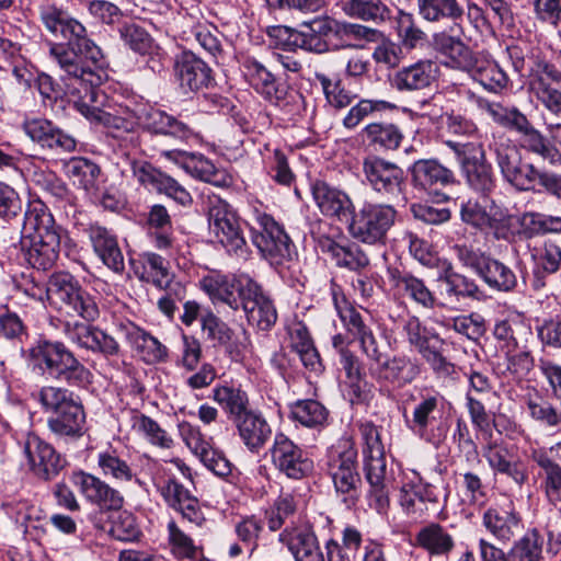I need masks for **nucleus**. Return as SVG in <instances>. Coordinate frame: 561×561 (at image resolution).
I'll return each instance as SVG.
<instances>
[{
    "label": "nucleus",
    "mask_w": 561,
    "mask_h": 561,
    "mask_svg": "<svg viewBox=\"0 0 561 561\" xmlns=\"http://www.w3.org/2000/svg\"><path fill=\"white\" fill-rule=\"evenodd\" d=\"M49 56L58 65L60 78L79 101L99 103L106 95L99 87L107 79L106 62L101 48L87 36L68 41L67 44H53Z\"/></svg>",
    "instance_id": "1"
},
{
    "label": "nucleus",
    "mask_w": 561,
    "mask_h": 561,
    "mask_svg": "<svg viewBox=\"0 0 561 561\" xmlns=\"http://www.w3.org/2000/svg\"><path fill=\"white\" fill-rule=\"evenodd\" d=\"M169 542L173 554L180 559L194 560L202 556V549L186 535L174 520L168 523Z\"/></svg>",
    "instance_id": "57"
},
{
    "label": "nucleus",
    "mask_w": 561,
    "mask_h": 561,
    "mask_svg": "<svg viewBox=\"0 0 561 561\" xmlns=\"http://www.w3.org/2000/svg\"><path fill=\"white\" fill-rule=\"evenodd\" d=\"M398 211L391 204L364 203L355 207L347 218V231L355 240L366 244H383L394 225Z\"/></svg>",
    "instance_id": "8"
},
{
    "label": "nucleus",
    "mask_w": 561,
    "mask_h": 561,
    "mask_svg": "<svg viewBox=\"0 0 561 561\" xmlns=\"http://www.w3.org/2000/svg\"><path fill=\"white\" fill-rule=\"evenodd\" d=\"M234 426L251 453H259L272 437V427L261 412L252 410L240 419Z\"/></svg>",
    "instance_id": "34"
},
{
    "label": "nucleus",
    "mask_w": 561,
    "mask_h": 561,
    "mask_svg": "<svg viewBox=\"0 0 561 561\" xmlns=\"http://www.w3.org/2000/svg\"><path fill=\"white\" fill-rule=\"evenodd\" d=\"M325 471L331 478L336 493L346 495V502L354 503L362 484L358 472L357 450L348 442L332 446L327 455Z\"/></svg>",
    "instance_id": "12"
},
{
    "label": "nucleus",
    "mask_w": 561,
    "mask_h": 561,
    "mask_svg": "<svg viewBox=\"0 0 561 561\" xmlns=\"http://www.w3.org/2000/svg\"><path fill=\"white\" fill-rule=\"evenodd\" d=\"M39 20L45 30L56 37L67 41L87 36L85 26L55 2L44 3L38 9Z\"/></svg>",
    "instance_id": "22"
},
{
    "label": "nucleus",
    "mask_w": 561,
    "mask_h": 561,
    "mask_svg": "<svg viewBox=\"0 0 561 561\" xmlns=\"http://www.w3.org/2000/svg\"><path fill=\"white\" fill-rule=\"evenodd\" d=\"M440 404L442 398L438 394L422 396L413 409L412 419H407L409 427L423 435L427 427L437 420Z\"/></svg>",
    "instance_id": "45"
},
{
    "label": "nucleus",
    "mask_w": 561,
    "mask_h": 561,
    "mask_svg": "<svg viewBox=\"0 0 561 561\" xmlns=\"http://www.w3.org/2000/svg\"><path fill=\"white\" fill-rule=\"evenodd\" d=\"M344 11L352 18L375 23L382 22L390 15L385 0H345Z\"/></svg>",
    "instance_id": "48"
},
{
    "label": "nucleus",
    "mask_w": 561,
    "mask_h": 561,
    "mask_svg": "<svg viewBox=\"0 0 561 561\" xmlns=\"http://www.w3.org/2000/svg\"><path fill=\"white\" fill-rule=\"evenodd\" d=\"M30 172L31 180L36 186L49 193L58 201H71L72 195L66 183L59 179L55 172L48 170L47 168L38 167L33 168L30 170Z\"/></svg>",
    "instance_id": "52"
},
{
    "label": "nucleus",
    "mask_w": 561,
    "mask_h": 561,
    "mask_svg": "<svg viewBox=\"0 0 561 561\" xmlns=\"http://www.w3.org/2000/svg\"><path fill=\"white\" fill-rule=\"evenodd\" d=\"M435 75L436 66L433 61H419L399 70L392 79V85L401 92L422 90L431 85Z\"/></svg>",
    "instance_id": "37"
},
{
    "label": "nucleus",
    "mask_w": 561,
    "mask_h": 561,
    "mask_svg": "<svg viewBox=\"0 0 561 561\" xmlns=\"http://www.w3.org/2000/svg\"><path fill=\"white\" fill-rule=\"evenodd\" d=\"M60 230L44 205H33L25 211L21 250L30 266L43 272L55 266L60 252Z\"/></svg>",
    "instance_id": "2"
},
{
    "label": "nucleus",
    "mask_w": 561,
    "mask_h": 561,
    "mask_svg": "<svg viewBox=\"0 0 561 561\" xmlns=\"http://www.w3.org/2000/svg\"><path fill=\"white\" fill-rule=\"evenodd\" d=\"M369 145L383 150L397 149L402 139V130L392 123H371L362 131Z\"/></svg>",
    "instance_id": "44"
},
{
    "label": "nucleus",
    "mask_w": 561,
    "mask_h": 561,
    "mask_svg": "<svg viewBox=\"0 0 561 561\" xmlns=\"http://www.w3.org/2000/svg\"><path fill=\"white\" fill-rule=\"evenodd\" d=\"M140 270L135 268V274L145 283L152 284L157 288L170 286L173 274L167 259L154 252H145L139 257Z\"/></svg>",
    "instance_id": "38"
},
{
    "label": "nucleus",
    "mask_w": 561,
    "mask_h": 561,
    "mask_svg": "<svg viewBox=\"0 0 561 561\" xmlns=\"http://www.w3.org/2000/svg\"><path fill=\"white\" fill-rule=\"evenodd\" d=\"M493 468L497 472L512 479L514 483L519 484L524 480V473L517 454V447L514 444L499 446L493 455Z\"/></svg>",
    "instance_id": "51"
},
{
    "label": "nucleus",
    "mask_w": 561,
    "mask_h": 561,
    "mask_svg": "<svg viewBox=\"0 0 561 561\" xmlns=\"http://www.w3.org/2000/svg\"><path fill=\"white\" fill-rule=\"evenodd\" d=\"M23 451L30 470L39 479L50 480L64 467V462L54 447L34 433L26 435L23 443Z\"/></svg>",
    "instance_id": "19"
},
{
    "label": "nucleus",
    "mask_w": 561,
    "mask_h": 561,
    "mask_svg": "<svg viewBox=\"0 0 561 561\" xmlns=\"http://www.w3.org/2000/svg\"><path fill=\"white\" fill-rule=\"evenodd\" d=\"M388 275L392 287L398 291V294L408 296L424 308H434L438 305L437 300L422 279L397 268H389Z\"/></svg>",
    "instance_id": "36"
},
{
    "label": "nucleus",
    "mask_w": 561,
    "mask_h": 561,
    "mask_svg": "<svg viewBox=\"0 0 561 561\" xmlns=\"http://www.w3.org/2000/svg\"><path fill=\"white\" fill-rule=\"evenodd\" d=\"M24 131L42 149L54 153L72 152L77 142L75 138L60 129L53 122L34 118L24 123Z\"/></svg>",
    "instance_id": "21"
},
{
    "label": "nucleus",
    "mask_w": 561,
    "mask_h": 561,
    "mask_svg": "<svg viewBox=\"0 0 561 561\" xmlns=\"http://www.w3.org/2000/svg\"><path fill=\"white\" fill-rule=\"evenodd\" d=\"M290 415L306 427L318 428L328 423L329 411L321 402L306 399L290 405Z\"/></svg>",
    "instance_id": "46"
},
{
    "label": "nucleus",
    "mask_w": 561,
    "mask_h": 561,
    "mask_svg": "<svg viewBox=\"0 0 561 561\" xmlns=\"http://www.w3.org/2000/svg\"><path fill=\"white\" fill-rule=\"evenodd\" d=\"M245 279L253 278L247 274L237 276L213 272L199 280V286L214 304H225L238 310L242 298L241 283Z\"/></svg>",
    "instance_id": "20"
},
{
    "label": "nucleus",
    "mask_w": 561,
    "mask_h": 561,
    "mask_svg": "<svg viewBox=\"0 0 561 561\" xmlns=\"http://www.w3.org/2000/svg\"><path fill=\"white\" fill-rule=\"evenodd\" d=\"M134 178L145 187L156 190L174 199L182 206L191 205L193 198L188 191L175 179L156 169L147 161H133Z\"/></svg>",
    "instance_id": "18"
},
{
    "label": "nucleus",
    "mask_w": 561,
    "mask_h": 561,
    "mask_svg": "<svg viewBox=\"0 0 561 561\" xmlns=\"http://www.w3.org/2000/svg\"><path fill=\"white\" fill-rule=\"evenodd\" d=\"M64 333L79 347L100 353L105 357L117 356L121 352L119 343L112 335L89 323L66 322Z\"/></svg>",
    "instance_id": "17"
},
{
    "label": "nucleus",
    "mask_w": 561,
    "mask_h": 561,
    "mask_svg": "<svg viewBox=\"0 0 561 561\" xmlns=\"http://www.w3.org/2000/svg\"><path fill=\"white\" fill-rule=\"evenodd\" d=\"M98 465L105 477H111L116 481L129 482L134 478L130 466L119 458L115 451L100 453Z\"/></svg>",
    "instance_id": "59"
},
{
    "label": "nucleus",
    "mask_w": 561,
    "mask_h": 561,
    "mask_svg": "<svg viewBox=\"0 0 561 561\" xmlns=\"http://www.w3.org/2000/svg\"><path fill=\"white\" fill-rule=\"evenodd\" d=\"M213 399L221 407L233 424L252 411L247 392L239 388L216 387L213 390Z\"/></svg>",
    "instance_id": "39"
},
{
    "label": "nucleus",
    "mask_w": 561,
    "mask_h": 561,
    "mask_svg": "<svg viewBox=\"0 0 561 561\" xmlns=\"http://www.w3.org/2000/svg\"><path fill=\"white\" fill-rule=\"evenodd\" d=\"M417 542L431 554L437 556L449 553L455 546L451 535L438 524H432L421 529L417 534Z\"/></svg>",
    "instance_id": "50"
},
{
    "label": "nucleus",
    "mask_w": 561,
    "mask_h": 561,
    "mask_svg": "<svg viewBox=\"0 0 561 561\" xmlns=\"http://www.w3.org/2000/svg\"><path fill=\"white\" fill-rule=\"evenodd\" d=\"M446 145L456 153L469 185L482 194V202L470 199L461 206V219L477 229L488 230L491 228V215L488 211L491 168L486 163L485 150L479 142L448 140Z\"/></svg>",
    "instance_id": "3"
},
{
    "label": "nucleus",
    "mask_w": 561,
    "mask_h": 561,
    "mask_svg": "<svg viewBox=\"0 0 561 561\" xmlns=\"http://www.w3.org/2000/svg\"><path fill=\"white\" fill-rule=\"evenodd\" d=\"M66 173L75 185L90 192L95 187L101 173L98 164L85 158H72L66 164Z\"/></svg>",
    "instance_id": "49"
},
{
    "label": "nucleus",
    "mask_w": 561,
    "mask_h": 561,
    "mask_svg": "<svg viewBox=\"0 0 561 561\" xmlns=\"http://www.w3.org/2000/svg\"><path fill=\"white\" fill-rule=\"evenodd\" d=\"M244 68L247 78L259 93L268 100L276 96V82L271 71L254 59H248L244 64Z\"/></svg>",
    "instance_id": "54"
},
{
    "label": "nucleus",
    "mask_w": 561,
    "mask_h": 561,
    "mask_svg": "<svg viewBox=\"0 0 561 561\" xmlns=\"http://www.w3.org/2000/svg\"><path fill=\"white\" fill-rule=\"evenodd\" d=\"M341 60L344 65L345 79L362 81L369 77L371 65L367 54L359 50L347 51L343 54Z\"/></svg>",
    "instance_id": "62"
},
{
    "label": "nucleus",
    "mask_w": 561,
    "mask_h": 561,
    "mask_svg": "<svg viewBox=\"0 0 561 561\" xmlns=\"http://www.w3.org/2000/svg\"><path fill=\"white\" fill-rule=\"evenodd\" d=\"M163 154L168 159L183 156V169L195 179L219 187L228 186L231 183V178L224 170L216 168L209 159L202 154H186L176 150L164 151Z\"/></svg>",
    "instance_id": "32"
},
{
    "label": "nucleus",
    "mask_w": 561,
    "mask_h": 561,
    "mask_svg": "<svg viewBox=\"0 0 561 561\" xmlns=\"http://www.w3.org/2000/svg\"><path fill=\"white\" fill-rule=\"evenodd\" d=\"M561 71L546 60H540L531 70L528 92L545 110L561 117Z\"/></svg>",
    "instance_id": "14"
},
{
    "label": "nucleus",
    "mask_w": 561,
    "mask_h": 561,
    "mask_svg": "<svg viewBox=\"0 0 561 561\" xmlns=\"http://www.w3.org/2000/svg\"><path fill=\"white\" fill-rule=\"evenodd\" d=\"M174 71L181 87L188 91H198L210 82V68L192 51H183L176 58Z\"/></svg>",
    "instance_id": "33"
},
{
    "label": "nucleus",
    "mask_w": 561,
    "mask_h": 561,
    "mask_svg": "<svg viewBox=\"0 0 561 561\" xmlns=\"http://www.w3.org/2000/svg\"><path fill=\"white\" fill-rule=\"evenodd\" d=\"M134 428L141 433L152 445L161 448H171L173 439L151 417L140 414L135 417Z\"/></svg>",
    "instance_id": "63"
},
{
    "label": "nucleus",
    "mask_w": 561,
    "mask_h": 561,
    "mask_svg": "<svg viewBox=\"0 0 561 561\" xmlns=\"http://www.w3.org/2000/svg\"><path fill=\"white\" fill-rule=\"evenodd\" d=\"M433 47L440 62L451 69L469 71L472 79L484 90L491 91V69L489 61H473L470 48L458 35L446 31L433 35Z\"/></svg>",
    "instance_id": "9"
},
{
    "label": "nucleus",
    "mask_w": 561,
    "mask_h": 561,
    "mask_svg": "<svg viewBox=\"0 0 561 561\" xmlns=\"http://www.w3.org/2000/svg\"><path fill=\"white\" fill-rule=\"evenodd\" d=\"M363 173L367 184L388 202H404L405 175L402 168L378 156L363 160Z\"/></svg>",
    "instance_id": "13"
},
{
    "label": "nucleus",
    "mask_w": 561,
    "mask_h": 561,
    "mask_svg": "<svg viewBox=\"0 0 561 561\" xmlns=\"http://www.w3.org/2000/svg\"><path fill=\"white\" fill-rule=\"evenodd\" d=\"M517 133L523 134V145L529 151L540 156L543 160H547L551 164H556L561 161V153L559 150L551 146L543 138V136L531 126L528 121L527 127L519 128Z\"/></svg>",
    "instance_id": "53"
},
{
    "label": "nucleus",
    "mask_w": 561,
    "mask_h": 561,
    "mask_svg": "<svg viewBox=\"0 0 561 561\" xmlns=\"http://www.w3.org/2000/svg\"><path fill=\"white\" fill-rule=\"evenodd\" d=\"M339 23L332 18L320 16L304 22L299 30L300 49L323 54L329 51L328 38L339 34Z\"/></svg>",
    "instance_id": "28"
},
{
    "label": "nucleus",
    "mask_w": 561,
    "mask_h": 561,
    "mask_svg": "<svg viewBox=\"0 0 561 561\" xmlns=\"http://www.w3.org/2000/svg\"><path fill=\"white\" fill-rule=\"evenodd\" d=\"M311 193L316 205L327 217L343 220L347 219L353 211L354 204L351 197L324 181L313 182Z\"/></svg>",
    "instance_id": "24"
},
{
    "label": "nucleus",
    "mask_w": 561,
    "mask_h": 561,
    "mask_svg": "<svg viewBox=\"0 0 561 561\" xmlns=\"http://www.w3.org/2000/svg\"><path fill=\"white\" fill-rule=\"evenodd\" d=\"M108 533L119 541H134L141 535L136 517L127 511H119L113 515Z\"/></svg>",
    "instance_id": "58"
},
{
    "label": "nucleus",
    "mask_w": 561,
    "mask_h": 561,
    "mask_svg": "<svg viewBox=\"0 0 561 561\" xmlns=\"http://www.w3.org/2000/svg\"><path fill=\"white\" fill-rule=\"evenodd\" d=\"M72 480L84 497L91 503L107 510L117 511L123 506L124 496L121 492L100 478L90 473L78 472L73 474Z\"/></svg>",
    "instance_id": "27"
},
{
    "label": "nucleus",
    "mask_w": 561,
    "mask_h": 561,
    "mask_svg": "<svg viewBox=\"0 0 561 561\" xmlns=\"http://www.w3.org/2000/svg\"><path fill=\"white\" fill-rule=\"evenodd\" d=\"M160 493L165 503L179 512L183 518L195 525H201L204 522L198 499L176 480L167 481L160 488Z\"/></svg>",
    "instance_id": "30"
},
{
    "label": "nucleus",
    "mask_w": 561,
    "mask_h": 561,
    "mask_svg": "<svg viewBox=\"0 0 561 561\" xmlns=\"http://www.w3.org/2000/svg\"><path fill=\"white\" fill-rule=\"evenodd\" d=\"M119 38L126 47L133 51L145 55L152 46V38L149 33L134 22H125L118 27Z\"/></svg>",
    "instance_id": "56"
},
{
    "label": "nucleus",
    "mask_w": 561,
    "mask_h": 561,
    "mask_svg": "<svg viewBox=\"0 0 561 561\" xmlns=\"http://www.w3.org/2000/svg\"><path fill=\"white\" fill-rule=\"evenodd\" d=\"M242 298L240 308L250 325L261 331H270L277 321V310L273 299L255 279L241 283Z\"/></svg>",
    "instance_id": "15"
},
{
    "label": "nucleus",
    "mask_w": 561,
    "mask_h": 561,
    "mask_svg": "<svg viewBox=\"0 0 561 561\" xmlns=\"http://www.w3.org/2000/svg\"><path fill=\"white\" fill-rule=\"evenodd\" d=\"M105 99H99V103L82 100L75 103L78 112L91 124L102 126L106 135L117 141L123 150L135 149L139 146V119L136 113L128 106L104 105Z\"/></svg>",
    "instance_id": "6"
},
{
    "label": "nucleus",
    "mask_w": 561,
    "mask_h": 561,
    "mask_svg": "<svg viewBox=\"0 0 561 561\" xmlns=\"http://www.w3.org/2000/svg\"><path fill=\"white\" fill-rule=\"evenodd\" d=\"M264 519L249 515L243 516L234 524V534L239 542H233L229 546L228 556L230 558H238L243 553V548L249 551V558H253L257 547L261 535L264 531Z\"/></svg>",
    "instance_id": "35"
},
{
    "label": "nucleus",
    "mask_w": 561,
    "mask_h": 561,
    "mask_svg": "<svg viewBox=\"0 0 561 561\" xmlns=\"http://www.w3.org/2000/svg\"><path fill=\"white\" fill-rule=\"evenodd\" d=\"M139 126L152 135L171 136L181 140L196 138L197 134L185 123L165 111L150 107L138 116Z\"/></svg>",
    "instance_id": "25"
},
{
    "label": "nucleus",
    "mask_w": 561,
    "mask_h": 561,
    "mask_svg": "<svg viewBox=\"0 0 561 561\" xmlns=\"http://www.w3.org/2000/svg\"><path fill=\"white\" fill-rule=\"evenodd\" d=\"M85 231L94 252L102 262L115 273L123 272L125 268L124 256L116 236L98 222L90 224Z\"/></svg>",
    "instance_id": "29"
},
{
    "label": "nucleus",
    "mask_w": 561,
    "mask_h": 561,
    "mask_svg": "<svg viewBox=\"0 0 561 561\" xmlns=\"http://www.w3.org/2000/svg\"><path fill=\"white\" fill-rule=\"evenodd\" d=\"M412 183L430 194L455 182L454 173L433 159L417 160L411 167Z\"/></svg>",
    "instance_id": "31"
},
{
    "label": "nucleus",
    "mask_w": 561,
    "mask_h": 561,
    "mask_svg": "<svg viewBox=\"0 0 561 561\" xmlns=\"http://www.w3.org/2000/svg\"><path fill=\"white\" fill-rule=\"evenodd\" d=\"M339 313L346 330L359 341L362 352L373 362L370 366L381 365L388 356L380 351L371 329L366 324L360 312L350 306L339 308Z\"/></svg>",
    "instance_id": "23"
},
{
    "label": "nucleus",
    "mask_w": 561,
    "mask_h": 561,
    "mask_svg": "<svg viewBox=\"0 0 561 561\" xmlns=\"http://www.w3.org/2000/svg\"><path fill=\"white\" fill-rule=\"evenodd\" d=\"M278 541L289 550L294 558L319 543L313 528L308 524L285 527L278 535Z\"/></svg>",
    "instance_id": "42"
},
{
    "label": "nucleus",
    "mask_w": 561,
    "mask_h": 561,
    "mask_svg": "<svg viewBox=\"0 0 561 561\" xmlns=\"http://www.w3.org/2000/svg\"><path fill=\"white\" fill-rule=\"evenodd\" d=\"M317 80L320 82L328 103L335 108H344L348 106L355 95L345 89L341 80H331L323 73H316Z\"/></svg>",
    "instance_id": "61"
},
{
    "label": "nucleus",
    "mask_w": 561,
    "mask_h": 561,
    "mask_svg": "<svg viewBox=\"0 0 561 561\" xmlns=\"http://www.w3.org/2000/svg\"><path fill=\"white\" fill-rule=\"evenodd\" d=\"M420 14L427 21L435 22L442 19H450L455 21V27H459L456 23L463 14L462 8L457 0H417Z\"/></svg>",
    "instance_id": "47"
},
{
    "label": "nucleus",
    "mask_w": 561,
    "mask_h": 561,
    "mask_svg": "<svg viewBox=\"0 0 561 561\" xmlns=\"http://www.w3.org/2000/svg\"><path fill=\"white\" fill-rule=\"evenodd\" d=\"M275 468L289 479L300 480L313 470V461L283 433H277L271 448Z\"/></svg>",
    "instance_id": "16"
},
{
    "label": "nucleus",
    "mask_w": 561,
    "mask_h": 561,
    "mask_svg": "<svg viewBox=\"0 0 561 561\" xmlns=\"http://www.w3.org/2000/svg\"><path fill=\"white\" fill-rule=\"evenodd\" d=\"M207 218L209 232L228 253L245 259L249 254L239 217L233 208L218 196L208 197Z\"/></svg>",
    "instance_id": "10"
},
{
    "label": "nucleus",
    "mask_w": 561,
    "mask_h": 561,
    "mask_svg": "<svg viewBox=\"0 0 561 561\" xmlns=\"http://www.w3.org/2000/svg\"><path fill=\"white\" fill-rule=\"evenodd\" d=\"M438 279L444 284V294L449 302L458 301L460 297L481 298L478 286L454 272L451 265L444 268Z\"/></svg>",
    "instance_id": "43"
},
{
    "label": "nucleus",
    "mask_w": 561,
    "mask_h": 561,
    "mask_svg": "<svg viewBox=\"0 0 561 561\" xmlns=\"http://www.w3.org/2000/svg\"><path fill=\"white\" fill-rule=\"evenodd\" d=\"M534 367V358L529 352L518 351L510 352L508 355L501 354L500 358L493 362V371L505 374L510 373L517 377L526 376Z\"/></svg>",
    "instance_id": "55"
},
{
    "label": "nucleus",
    "mask_w": 561,
    "mask_h": 561,
    "mask_svg": "<svg viewBox=\"0 0 561 561\" xmlns=\"http://www.w3.org/2000/svg\"><path fill=\"white\" fill-rule=\"evenodd\" d=\"M126 337L146 363L154 364L165 362L168 348L157 337L145 330L133 325L127 330Z\"/></svg>",
    "instance_id": "40"
},
{
    "label": "nucleus",
    "mask_w": 561,
    "mask_h": 561,
    "mask_svg": "<svg viewBox=\"0 0 561 561\" xmlns=\"http://www.w3.org/2000/svg\"><path fill=\"white\" fill-rule=\"evenodd\" d=\"M369 374L378 382L402 387L411 383L421 374V367L416 360L405 355H396L382 360L379 366H369Z\"/></svg>",
    "instance_id": "26"
},
{
    "label": "nucleus",
    "mask_w": 561,
    "mask_h": 561,
    "mask_svg": "<svg viewBox=\"0 0 561 561\" xmlns=\"http://www.w3.org/2000/svg\"><path fill=\"white\" fill-rule=\"evenodd\" d=\"M251 231L253 244L272 265L284 266L297 254L289 236L272 216L259 213Z\"/></svg>",
    "instance_id": "11"
},
{
    "label": "nucleus",
    "mask_w": 561,
    "mask_h": 561,
    "mask_svg": "<svg viewBox=\"0 0 561 561\" xmlns=\"http://www.w3.org/2000/svg\"><path fill=\"white\" fill-rule=\"evenodd\" d=\"M33 398L48 414L47 426L59 437L82 435L85 414L81 402L72 391L64 387L45 386Z\"/></svg>",
    "instance_id": "5"
},
{
    "label": "nucleus",
    "mask_w": 561,
    "mask_h": 561,
    "mask_svg": "<svg viewBox=\"0 0 561 561\" xmlns=\"http://www.w3.org/2000/svg\"><path fill=\"white\" fill-rule=\"evenodd\" d=\"M46 296L51 306L71 317H80L93 322L100 317L95 297L81 287L79 282L67 272H57L49 276Z\"/></svg>",
    "instance_id": "7"
},
{
    "label": "nucleus",
    "mask_w": 561,
    "mask_h": 561,
    "mask_svg": "<svg viewBox=\"0 0 561 561\" xmlns=\"http://www.w3.org/2000/svg\"><path fill=\"white\" fill-rule=\"evenodd\" d=\"M527 410L533 420L549 428L561 425V403L558 410L551 403L542 399H528Z\"/></svg>",
    "instance_id": "64"
},
{
    "label": "nucleus",
    "mask_w": 561,
    "mask_h": 561,
    "mask_svg": "<svg viewBox=\"0 0 561 561\" xmlns=\"http://www.w3.org/2000/svg\"><path fill=\"white\" fill-rule=\"evenodd\" d=\"M26 359L34 371L71 385H84L91 378L89 369L59 341L38 340L27 350Z\"/></svg>",
    "instance_id": "4"
},
{
    "label": "nucleus",
    "mask_w": 561,
    "mask_h": 561,
    "mask_svg": "<svg viewBox=\"0 0 561 561\" xmlns=\"http://www.w3.org/2000/svg\"><path fill=\"white\" fill-rule=\"evenodd\" d=\"M543 538L537 530L529 531L511 550L513 561H539Z\"/></svg>",
    "instance_id": "60"
},
{
    "label": "nucleus",
    "mask_w": 561,
    "mask_h": 561,
    "mask_svg": "<svg viewBox=\"0 0 561 561\" xmlns=\"http://www.w3.org/2000/svg\"><path fill=\"white\" fill-rule=\"evenodd\" d=\"M535 460L543 470L542 486L548 502L561 512V465L545 454L538 455Z\"/></svg>",
    "instance_id": "41"
}]
</instances>
